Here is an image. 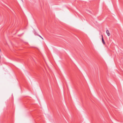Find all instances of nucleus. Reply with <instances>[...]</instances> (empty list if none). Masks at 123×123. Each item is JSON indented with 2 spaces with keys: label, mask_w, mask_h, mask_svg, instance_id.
Listing matches in <instances>:
<instances>
[{
  "label": "nucleus",
  "mask_w": 123,
  "mask_h": 123,
  "mask_svg": "<svg viewBox=\"0 0 123 123\" xmlns=\"http://www.w3.org/2000/svg\"><path fill=\"white\" fill-rule=\"evenodd\" d=\"M38 36L41 37L42 39L43 40V38L41 36L39 35H38Z\"/></svg>",
  "instance_id": "3"
},
{
  "label": "nucleus",
  "mask_w": 123,
  "mask_h": 123,
  "mask_svg": "<svg viewBox=\"0 0 123 123\" xmlns=\"http://www.w3.org/2000/svg\"><path fill=\"white\" fill-rule=\"evenodd\" d=\"M106 33L108 36H110V33L109 31H108V30H107L106 31Z\"/></svg>",
  "instance_id": "1"
},
{
  "label": "nucleus",
  "mask_w": 123,
  "mask_h": 123,
  "mask_svg": "<svg viewBox=\"0 0 123 123\" xmlns=\"http://www.w3.org/2000/svg\"><path fill=\"white\" fill-rule=\"evenodd\" d=\"M101 36L102 37V42L104 44H105V43L104 42V39H103V36L102 35Z\"/></svg>",
  "instance_id": "2"
}]
</instances>
